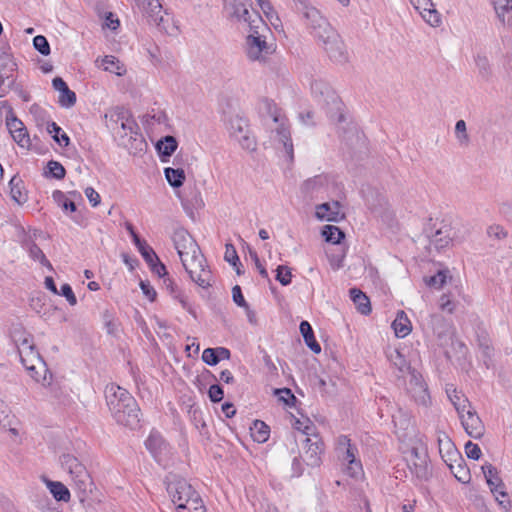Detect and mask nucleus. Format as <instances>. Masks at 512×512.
Wrapping results in <instances>:
<instances>
[{"label": "nucleus", "instance_id": "obj_1", "mask_svg": "<svg viewBox=\"0 0 512 512\" xmlns=\"http://www.w3.org/2000/svg\"><path fill=\"white\" fill-rule=\"evenodd\" d=\"M172 241L191 280L201 288H208L211 285V271L205 265L204 256L197 242L184 228L174 231Z\"/></svg>", "mask_w": 512, "mask_h": 512}, {"label": "nucleus", "instance_id": "obj_2", "mask_svg": "<svg viewBox=\"0 0 512 512\" xmlns=\"http://www.w3.org/2000/svg\"><path fill=\"white\" fill-rule=\"evenodd\" d=\"M108 408L115 421L123 426L135 429L140 422V408L135 398L124 388L111 384L106 387Z\"/></svg>", "mask_w": 512, "mask_h": 512}, {"label": "nucleus", "instance_id": "obj_3", "mask_svg": "<svg viewBox=\"0 0 512 512\" xmlns=\"http://www.w3.org/2000/svg\"><path fill=\"white\" fill-rule=\"evenodd\" d=\"M167 492L177 512H206L199 493L187 480L178 478L168 482Z\"/></svg>", "mask_w": 512, "mask_h": 512}, {"label": "nucleus", "instance_id": "obj_4", "mask_svg": "<svg viewBox=\"0 0 512 512\" xmlns=\"http://www.w3.org/2000/svg\"><path fill=\"white\" fill-rule=\"evenodd\" d=\"M311 93L332 122L341 123L344 121V104L326 81L314 80L311 83Z\"/></svg>", "mask_w": 512, "mask_h": 512}, {"label": "nucleus", "instance_id": "obj_5", "mask_svg": "<svg viewBox=\"0 0 512 512\" xmlns=\"http://www.w3.org/2000/svg\"><path fill=\"white\" fill-rule=\"evenodd\" d=\"M410 472L420 481L430 476L427 447L423 437L416 435L411 439L410 447L404 451Z\"/></svg>", "mask_w": 512, "mask_h": 512}, {"label": "nucleus", "instance_id": "obj_6", "mask_svg": "<svg viewBox=\"0 0 512 512\" xmlns=\"http://www.w3.org/2000/svg\"><path fill=\"white\" fill-rule=\"evenodd\" d=\"M59 461L61 468L69 474L71 481L79 492L86 494L92 490V478L85 465L76 456L71 453H63Z\"/></svg>", "mask_w": 512, "mask_h": 512}, {"label": "nucleus", "instance_id": "obj_7", "mask_svg": "<svg viewBox=\"0 0 512 512\" xmlns=\"http://www.w3.org/2000/svg\"><path fill=\"white\" fill-rule=\"evenodd\" d=\"M264 104L270 113L273 123L276 125V127L272 129V138L275 142L282 145L287 157L292 161L294 157V149L290 130L286 123L287 120L278 112L277 107L273 102L265 100Z\"/></svg>", "mask_w": 512, "mask_h": 512}, {"label": "nucleus", "instance_id": "obj_8", "mask_svg": "<svg viewBox=\"0 0 512 512\" xmlns=\"http://www.w3.org/2000/svg\"><path fill=\"white\" fill-rule=\"evenodd\" d=\"M335 450L339 460L347 465L348 475L356 478L362 474V464L357 458L358 449L346 435H340L337 438Z\"/></svg>", "mask_w": 512, "mask_h": 512}, {"label": "nucleus", "instance_id": "obj_9", "mask_svg": "<svg viewBox=\"0 0 512 512\" xmlns=\"http://www.w3.org/2000/svg\"><path fill=\"white\" fill-rule=\"evenodd\" d=\"M18 352L24 367L31 373V376L39 382L40 376L36 371L37 364L40 368L44 369L45 373L47 370L40 354L35 350L32 338L24 337L18 345Z\"/></svg>", "mask_w": 512, "mask_h": 512}, {"label": "nucleus", "instance_id": "obj_10", "mask_svg": "<svg viewBox=\"0 0 512 512\" xmlns=\"http://www.w3.org/2000/svg\"><path fill=\"white\" fill-rule=\"evenodd\" d=\"M227 129L230 136L238 141L243 149L255 150L256 141L250 133L248 121L245 118L238 115L230 117L227 122Z\"/></svg>", "mask_w": 512, "mask_h": 512}, {"label": "nucleus", "instance_id": "obj_11", "mask_svg": "<svg viewBox=\"0 0 512 512\" xmlns=\"http://www.w3.org/2000/svg\"><path fill=\"white\" fill-rule=\"evenodd\" d=\"M137 7L146 15L148 21L156 25L159 30L172 34L175 27L167 25L169 17L162 14V5L159 0H135Z\"/></svg>", "mask_w": 512, "mask_h": 512}, {"label": "nucleus", "instance_id": "obj_12", "mask_svg": "<svg viewBox=\"0 0 512 512\" xmlns=\"http://www.w3.org/2000/svg\"><path fill=\"white\" fill-rule=\"evenodd\" d=\"M251 7L250 0H233L230 3L231 15L238 21H243L248 24L249 29L266 28V24L262 20L257 11H249Z\"/></svg>", "mask_w": 512, "mask_h": 512}, {"label": "nucleus", "instance_id": "obj_13", "mask_svg": "<svg viewBox=\"0 0 512 512\" xmlns=\"http://www.w3.org/2000/svg\"><path fill=\"white\" fill-rule=\"evenodd\" d=\"M262 29H250V34L246 39V53L252 61H263L266 56L273 52L272 46L268 45L265 38L260 34Z\"/></svg>", "mask_w": 512, "mask_h": 512}, {"label": "nucleus", "instance_id": "obj_14", "mask_svg": "<svg viewBox=\"0 0 512 512\" xmlns=\"http://www.w3.org/2000/svg\"><path fill=\"white\" fill-rule=\"evenodd\" d=\"M17 64L9 53L0 54V98L12 90L16 82Z\"/></svg>", "mask_w": 512, "mask_h": 512}, {"label": "nucleus", "instance_id": "obj_15", "mask_svg": "<svg viewBox=\"0 0 512 512\" xmlns=\"http://www.w3.org/2000/svg\"><path fill=\"white\" fill-rule=\"evenodd\" d=\"M481 469L492 494L495 495L496 500L499 502L500 505H502L504 508H507V506L504 505V502L502 500H499L497 496H507V493L504 491V483L502 479L499 477V472L497 468L492 464L486 462L485 464L482 465Z\"/></svg>", "mask_w": 512, "mask_h": 512}, {"label": "nucleus", "instance_id": "obj_16", "mask_svg": "<svg viewBox=\"0 0 512 512\" xmlns=\"http://www.w3.org/2000/svg\"><path fill=\"white\" fill-rule=\"evenodd\" d=\"M465 432L474 439H480L485 433V427L474 409H468L459 416Z\"/></svg>", "mask_w": 512, "mask_h": 512}, {"label": "nucleus", "instance_id": "obj_17", "mask_svg": "<svg viewBox=\"0 0 512 512\" xmlns=\"http://www.w3.org/2000/svg\"><path fill=\"white\" fill-rule=\"evenodd\" d=\"M295 6L296 10L305 20V25L309 33L315 29V27L318 26L320 21L324 18L321 12L306 0H297Z\"/></svg>", "mask_w": 512, "mask_h": 512}, {"label": "nucleus", "instance_id": "obj_18", "mask_svg": "<svg viewBox=\"0 0 512 512\" xmlns=\"http://www.w3.org/2000/svg\"><path fill=\"white\" fill-rule=\"evenodd\" d=\"M326 51L328 57L337 64H345L349 60V55L340 35L337 33L335 39H330L321 45Z\"/></svg>", "mask_w": 512, "mask_h": 512}, {"label": "nucleus", "instance_id": "obj_19", "mask_svg": "<svg viewBox=\"0 0 512 512\" xmlns=\"http://www.w3.org/2000/svg\"><path fill=\"white\" fill-rule=\"evenodd\" d=\"M304 444V461L308 466L316 467L321 463L323 442L317 436L314 439L306 437Z\"/></svg>", "mask_w": 512, "mask_h": 512}, {"label": "nucleus", "instance_id": "obj_20", "mask_svg": "<svg viewBox=\"0 0 512 512\" xmlns=\"http://www.w3.org/2000/svg\"><path fill=\"white\" fill-rule=\"evenodd\" d=\"M316 217L329 222H339L344 219L345 213L339 201L326 202L316 207Z\"/></svg>", "mask_w": 512, "mask_h": 512}, {"label": "nucleus", "instance_id": "obj_21", "mask_svg": "<svg viewBox=\"0 0 512 512\" xmlns=\"http://www.w3.org/2000/svg\"><path fill=\"white\" fill-rule=\"evenodd\" d=\"M409 393L418 405L427 407L430 403V395L427 385L421 376L413 374L409 381Z\"/></svg>", "mask_w": 512, "mask_h": 512}, {"label": "nucleus", "instance_id": "obj_22", "mask_svg": "<svg viewBox=\"0 0 512 512\" xmlns=\"http://www.w3.org/2000/svg\"><path fill=\"white\" fill-rule=\"evenodd\" d=\"M409 2L431 26L436 27L440 24V15L433 8L434 5L431 0H409Z\"/></svg>", "mask_w": 512, "mask_h": 512}, {"label": "nucleus", "instance_id": "obj_23", "mask_svg": "<svg viewBox=\"0 0 512 512\" xmlns=\"http://www.w3.org/2000/svg\"><path fill=\"white\" fill-rule=\"evenodd\" d=\"M338 32L332 27L327 18H323L320 24L309 34L317 41L319 45L325 44L330 39H335Z\"/></svg>", "mask_w": 512, "mask_h": 512}, {"label": "nucleus", "instance_id": "obj_24", "mask_svg": "<svg viewBox=\"0 0 512 512\" xmlns=\"http://www.w3.org/2000/svg\"><path fill=\"white\" fill-rule=\"evenodd\" d=\"M146 448L150 451L153 457L160 461V456L167 449V444L161 434L157 431H151L145 441Z\"/></svg>", "mask_w": 512, "mask_h": 512}, {"label": "nucleus", "instance_id": "obj_25", "mask_svg": "<svg viewBox=\"0 0 512 512\" xmlns=\"http://www.w3.org/2000/svg\"><path fill=\"white\" fill-rule=\"evenodd\" d=\"M453 229L449 224H443L432 236L431 243L440 250L447 247L454 238Z\"/></svg>", "mask_w": 512, "mask_h": 512}, {"label": "nucleus", "instance_id": "obj_26", "mask_svg": "<svg viewBox=\"0 0 512 512\" xmlns=\"http://www.w3.org/2000/svg\"><path fill=\"white\" fill-rule=\"evenodd\" d=\"M498 19L512 28V0H493Z\"/></svg>", "mask_w": 512, "mask_h": 512}, {"label": "nucleus", "instance_id": "obj_27", "mask_svg": "<svg viewBox=\"0 0 512 512\" xmlns=\"http://www.w3.org/2000/svg\"><path fill=\"white\" fill-rule=\"evenodd\" d=\"M43 481L56 501L68 502L70 500V491L62 482L48 478H43Z\"/></svg>", "mask_w": 512, "mask_h": 512}, {"label": "nucleus", "instance_id": "obj_28", "mask_svg": "<svg viewBox=\"0 0 512 512\" xmlns=\"http://www.w3.org/2000/svg\"><path fill=\"white\" fill-rule=\"evenodd\" d=\"M392 328L398 338H404L410 334L412 324L404 311H398L396 318L392 322Z\"/></svg>", "mask_w": 512, "mask_h": 512}, {"label": "nucleus", "instance_id": "obj_29", "mask_svg": "<svg viewBox=\"0 0 512 512\" xmlns=\"http://www.w3.org/2000/svg\"><path fill=\"white\" fill-rule=\"evenodd\" d=\"M350 298L356 306L358 312L363 315L371 313V304L369 298L358 288H351Z\"/></svg>", "mask_w": 512, "mask_h": 512}, {"label": "nucleus", "instance_id": "obj_30", "mask_svg": "<svg viewBox=\"0 0 512 512\" xmlns=\"http://www.w3.org/2000/svg\"><path fill=\"white\" fill-rule=\"evenodd\" d=\"M327 185L328 177L326 175H316L304 181L302 190L305 194H314L320 192Z\"/></svg>", "mask_w": 512, "mask_h": 512}, {"label": "nucleus", "instance_id": "obj_31", "mask_svg": "<svg viewBox=\"0 0 512 512\" xmlns=\"http://www.w3.org/2000/svg\"><path fill=\"white\" fill-rule=\"evenodd\" d=\"M446 465L459 482L468 483L470 481L471 476L462 456L461 461H449Z\"/></svg>", "mask_w": 512, "mask_h": 512}, {"label": "nucleus", "instance_id": "obj_32", "mask_svg": "<svg viewBox=\"0 0 512 512\" xmlns=\"http://www.w3.org/2000/svg\"><path fill=\"white\" fill-rule=\"evenodd\" d=\"M446 392L459 416L472 408L469 400L461 392H458L456 389L452 391L447 389Z\"/></svg>", "mask_w": 512, "mask_h": 512}, {"label": "nucleus", "instance_id": "obj_33", "mask_svg": "<svg viewBox=\"0 0 512 512\" xmlns=\"http://www.w3.org/2000/svg\"><path fill=\"white\" fill-rule=\"evenodd\" d=\"M439 453L445 463L449 461H461V454L451 439H445L443 443L439 444Z\"/></svg>", "mask_w": 512, "mask_h": 512}, {"label": "nucleus", "instance_id": "obj_34", "mask_svg": "<svg viewBox=\"0 0 512 512\" xmlns=\"http://www.w3.org/2000/svg\"><path fill=\"white\" fill-rule=\"evenodd\" d=\"M299 329L304 338L306 345L311 349V351H313L316 354L320 353L321 346L316 341L314 333H313V329H312L311 325L309 324V322L302 321L300 323Z\"/></svg>", "mask_w": 512, "mask_h": 512}, {"label": "nucleus", "instance_id": "obj_35", "mask_svg": "<svg viewBox=\"0 0 512 512\" xmlns=\"http://www.w3.org/2000/svg\"><path fill=\"white\" fill-rule=\"evenodd\" d=\"M251 435L254 441L258 443H264L269 438L270 428L265 422L261 420H255L253 426L251 427Z\"/></svg>", "mask_w": 512, "mask_h": 512}, {"label": "nucleus", "instance_id": "obj_36", "mask_svg": "<svg viewBox=\"0 0 512 512\" xmlns=\"http://www.w3.org/2000/svg\"><path fill=\"white\" fill-rule=\"evenodd\" d=\"M178 143L173 136H165L157 142L156 149L162 157H170L177 149Z\"/></svg>", "mask_w": 512, "mask_h": 512}, {"label": "nucleus", "instance_id": "obj_37", "mask_svg": "<svg viewBox=\"0 0 512 512\" xmlns=\"http://www.w3.org/2000/svg\"><path fill=\"white\" fill-rule=\"evenodd\" d=\"M47 132L52 136L53 140L62 147H66L70 143L69 136L55 122L47 124Z\"/></svg>", "mask_w": 512, "mask_h": 512}, {"label": "nucleus", "instance_id": "obj_38", "mask_svg": "<svg viewBox=\"0 0 512 512\" xmlns=\"http://www.w3.org/2000/svg\"><path fill=\"white\" fill-rule=\"evenodd\" d=\"M22 180L17 176H13L9 182L10 194L12 199L18 204L26 202L27 196L22 191Z\"/></svg>", "mask_w": 512, "mask_h": 512}, {"label": "nucleus", "instance_id": "obj_39", "mask_svg": "<svg viewBox=\"0 0 512 512\" xmlns=\"http://www.w3.org/2000/svg\"><path fill=\"white\" fill-rule=\"evenodd\" d=\"M26 249L29 253V256L34 261H38L41 265L47 267L50 271L53 270L50 261L46 258L45 254L37 244H35L34 242H29L27 243Z\"/></svg>", "mask_w": 512, "mask_h": 512}, {"label": "nucleus", "instance_id": "obj_40", "mask_svg": "<svg viewBox=\"0 0 512 512\" xmlns=\"http://www.w3.org/2000/svg\"><path fill=\"white\" fill-rule=\"evenodd\" d=\"M322 236L324 237L325 241L338 244L340 241L344 238V232L334 225H325L322 228Z\"/></svg>", "mask_w": 512, "mask_h": 512}, {"label": "nucleus", "instance_id": "obj_41", "mask_svg": "<svg viewBox=\"0 0 512 512\" xmlns=\"http://www.w3.org/2000/svg\"><path fill=\"white\" fill-rule=\"evenodd\" d=\"M164 173L168 183L172 187L178 188L183 185V182L185 180V173L183 169H174L171 167H167L165 168Z\"/></svg>", "mask_w": 512, "mask_h": 512}, {"label": "nucleus", "instance_id": "obj_42", "mask_svg": "<svg viewBox=\"0 0 512 512\" xmlns=\"http://www.w3.org/2000/svg\"><path fill=\"white\" fill-rule=\"evenodd\" d=\"M128 111L124 107H115L109 112L105 114V118L109 122V126L112 129H115L118 125H121V122L126 117Z\"/></svg>", "mask_w": 512, "mask_h": 512}, {"label": "nucleus", "instance_id": "obj_43", "mask_svg": "<svg viewBox=\"0 0 512 512\" xmlns=\"http://www.w3.org/2000/svg\"><path fill=\"white\" fill-rule=\"evenodd\" d=\"M46 169L47 170L44 173L46 177H52L57 180H61L66 175V170L63 167V165L60 162L55 161V160H50L47 163Z\"/></svg>", "mask_w": 512, "mask_h": 512}, {"label": "nucleus", "instance_id": "obj_44", "mask_svg": "<svg viewBox=\"0 0 512 512\" xmlns=\"http://www.w3.org/2000/svg\"><path fill=\"white\" fill-rule=\"evenodd\" d=\"M455 137L461 147H467L470 144V137L467 133L466 122L458 120L455 124Z\"/></svg>", "mask_w": 512, "mask_h": 512}, {"label": "nucleus", "instance_id": "obj_45", "mask_svg": "<svg viewBox=\"0 0 512 512\" xmlns=\"http://www.w3.org/2000/svg\"><path fill=\"white\" fill-rule=\"evenodd\" d=\"M54 201L60 206L64 211L75 212L76 204L67 198V196L60 190H55L52 194Z\"/></svg>", "mask_w": 512, "mask_h": 512}, {"label": "nucleus", "instance_id": "obj_46", "mask_svg": "<svg viewBox=\"0 0 512 512\" xmlns=\"http://www.w3.org/2000/svg\"><path fill=\"white\" fill-rule=\"evenodd\" d=\"M119 63V60L115 56L106 55L101 59V64L99 66L103 67L105 71L121 75L122 72Z\"/></svg>", "mask_w": 512, "mask_h": 512}, {"label": "nucleus", "instance_id": "obj_47", "mask_svg": "<svg viewBox=\"0 0 512 512\" xmlns=\"http://www.w3.org/2000/svg\"><path fill=\"white\" fill-rule=\"evenodd\" d=\"M475 63L479 71V75L484 79L488 80L491 76V68L489 61L486 56L477 55Z\"/></svg>", "mask_w": 512, "mask_h": 512}, {"label": "nucleus", "instance_id": "obj_48", "mask_svg": "<svg viewBox=\"0 0 512 512\" xmlns=\"http://www.w3.org/2000/svg\"><path fill=\"white\" fill-rule=\"evenodd\" d=\"M276 280L283 286H287L291 283L292 273L289 267L280 265L276 269Z\"/></svg>", "mask_w": 512, "mask_h": 512}, {"label": "nucleus", "instance_id": "obj_49", "mask_svg": "<svg viewBox=\"0 0 512 512\" xmlns=\"http://www.w3.org/2000/svg\"><path fill=\"white\" fill-rule=\"evenodd\" d=\"M446 278L444 271H438L435 275L425 278V283L429 287L440 289L446 283Z\"/></svg>", "mask_w": 512, "mask_h": 512}, {"label": "nucleus", "instance_id": "obj_50", "mask_svg": "<svg viewBox=\"0 0 512 512\" xmlns=\"http://www.w3.org/2000/svg\"><path fill=\"white\" fill-rule=\"evenodd\" d=\"M137 249H138L139 253L142 255V257L144 258V260L149 265H153L154 262L159 260L158 256L154 252V250L146 242L144 244H142L141 246H139Z\"/></svg>", "mask_w": 512, "mask_h": 512}, {"label": "nucleus", "instance_id": "obj_51", "mask_svg": "<svg viewBox=\"0 0 512 512\" xmlns=\"http://www.w3.org/2000/svg\"><path fill=\"white\" fill-rule=\"evenodd\" d=\"M59 103L62 107H72L76 103V94L72 90L65 89L62 93H59Z\"/></svg>", "mask_w": 512, "mask_h": 512}, {"label": "nucleus", "instance_id": "obj_52", "mask_svg": "<svg viewBox=\"0 0 512 512\" xmlns=\"http://www.w3.org/2000/svg\"><path fill=\"white\" fill-rule=\"evenodd\" d=\"M34 48L44 56L50 54V45L47 39L42 35H37L33 39Z\"/></svg>", "mask_w": 512, "mask_h": 512}, {"label": "nucleus", "instance_id": "obj_53", "mask_svg": "<svg viewBox=\"0 0 512 512\" xmlns=\"http://www.w3.org/2000/svg\"><path fill=\"white\" fill-rule=\"evenodd\" d=\"M11 136L21 147H28L30 145V138L25 126L17 130V132H13Z\"/></svg>", "mask_w": 512, "mask_h": 512}, {"label": "nucleus", "instance_id": "obj_54", "mask_svg": "<svg viewBox=\"0 0 512 512\" xmlns=\"http://www.w3.org/2000/svg\"><path fill=\"white\" fill-rule=\"evenodd\" d=\"M120 127L123 129L124 134H137L138 125L134 119L131 118L129 113H127L126 117L121 122Z\"/></svg>", "mask_w": 512, "mask_h": 512}, {"label": "nucleus", "instance_id": "obj_55", "mask_svg": "<svg viewBox=\"0 0 512 512\" xmlns=\"http://www.w3.org/2000/svg\"><path fill=\"white\" fill-rule=\"evenodd\" d=\"M225 260L230 263L233 267L237 264L241 265L236 249L232 244H226V250L224 255Z\"/></svg>", "mask_w": 512, "mask_h": 512}, {"label": "nucleus", "instance_id": "obj_56", "mask_svg": "<svg viewBox=\"0 0 512 512\" xmlns=\"http://www.w3.org/2000/svg\"><path fill=\"white\" fill-rule=\"evenodd\" d=\"M275 394L279 395V400L289 406L293 405L296 400V397L289 388L276 389Z\"/></svg>", "mask_w": 512, "mask_h": 512}, {"label": "nucleus", "instance_id": "obj_57", "mask_svg": "<svg viewBox=\"0 0 512 512\" xmlns=\"http://www.w3.org/2000/svg\"><path fill=\"white\" fill-rule=\"evenodd\" d=\"M58 293H59L58 295H62L63 297H65L71 306H74L77 304V298L69 284H67V283L63 284L61 286L60 291H58Z\"/></svg>", "mask_w": 512, "mask_h": 512}, {"label": "nucleus", "instance_id": "obj_58", "mask_svg": "<svg viewBox=\"0 0 512 512\" xmlns=\"http://www.w3.org/2000/svg\"><path fill=\"white\" fill-rule=\"evenodd\" d=\"M232 298L237 306L242 307L245 310H248V303L246 302V300L242 294V290H241L240 286L235 285L232 288Z\"/></svg>", "mask_w": 512, "mask_h": 512}, {"label": "nucleus", "instance_id": "obj_59", "mask_svg": "<svg viewBox=\"0 0 512 512\" xmlns=\"http://www.w3.org/2000/svg\"><path fill=\"white\" fill-rule=\"evenodd\" d=\"M487 234L491 238L502 240L507 237V231L500 225H491L487 229Z\"/></svg>", "mask_w": 512, "mask_h": 512}, {"label": "nucleus", "instance_id": "obj_60", "mask_svg": "<svg viewBox=\"0 0 512 512\" xmlns=\"http://www.w3.org/2000/svg\"><path fill=\"white\" fill-rule=\"evenodd\" d=\"M464 449H465V453H466L467 457L470 459L478 460L481 457L480 447L471 441H468L465 444Z\"/></svg>", "mask_w": 512, "mask_h": 512}, {"label": "nucleus", "instance_id": "obj_61", "mask_svg": "<svg viewBox=\"0 0 512 512\" xmlns=\"http://www.w3.org/2000/svg\"><path fill=\"white\" fill-rule=\"evenodd\" d=\"M202 360L209 366H215L219 363L215 348H206L202 353Z\"/></svg>", "mask_w": 512, "mask_h": 512}, {"label": "nucleus", "instance_id": "obj_62", "mask_svg": "<svg viewBox=\"0 0 512 512\" xmlns=\"http://www.w3.org/2000/svg\"><path fill=\"white\" fill-rule=\"evenodd\" d=\"M208 395L212 402L218 403L223 399L224 391L220 385L213 384L210 386L208 390Z\"/></svg>", "mask_w": 512, "mask_h": 512}, {"label": "nucleus", "instance_id": "obj_63", "mask_svg": "<svg viewBox=\"0 0 512 512\" xmlns=\"http://www.w3.org/2000/svg\"><path fill=\"white\" fill-rule=\"evenodd\" d=\"M6 126L10 134L13 132H17L20 128L24 126L23 122L16 118L12 113L10 117L6 118Z\"/></svg>", "mask_w": 512, "mask_h": 512}, {"label": "nucleus", "instance_id": "obj_64", "mask_svg": "<svg viewBox=\"0 0 512 512\" xmlns=\"http://www.w3.org/2000/svg\"><path fill=\"white\" fill-rule=\"evenodd\" d=\"M258 5L260 6L261 10L263 11V13L265 14V16L269 19V20H272V18L275 16L276 18L277 15H276V12L272 6V4L270 3L269 0H261L259 2H257Z\"/></svg>", "mask_w": 512, "mask_h": 512}]
</instances>
